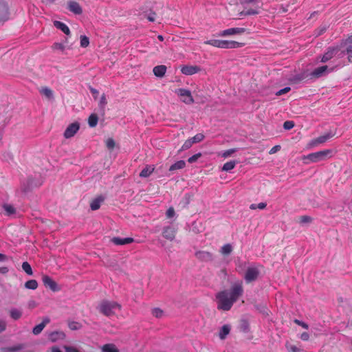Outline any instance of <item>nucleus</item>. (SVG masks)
Returning <instances> with one entry per match:
<instances>
[{
  "label": "nucleus",
  "mask_w": 352,
  "mask_h": 352,
  "mask_svg": "<svg viewBox=\"0 0 352 352\" xmlns=\"http://www.w3.org/2000/svg\"><path fill=\"white\" fill-rule=\"evenodd\" d=\"M243 292L241 282L234 283L230 289H226L217 294V309L228 311L233 304L242 296Z\"/></svg>",
  "instance_id": "f257e3e1"
},
{
  "label": "nucleus",
  "mask_w": 352,
  "mask_h": 352,
  "mask_svg": "<svg viewBox=\"0 0 352 352\" xmlns=\"http://www.w3.org/2000/svg\"><path fill=\"white\" fill-rule=\"evenodd\" d=\"M336 153L333 149H324L315 153H311L307 155L303 156L304 160H308L309 162L318 163L320 162L327 161L332 158Z\"/></svg>",
  "instance_id": "f03ea898"
},
{
  "label": "nucleus",
  "mask_w": 352,
  "mask_h": 352,
  "mask_svg": "<svg viewBox=\"0 0 352 352\" xmlns=\"http://www.w3.org/2000/svg\"><path fill=\"white\" fill-rule=\"evenodd\" d=\"M120 305L116 302L104 301L99 306L100 311L109 317L113 316L116 314V311H120Z\"/></svg>",
  "instance_id": "7ed1b4c3"
},
{
  "label": "nucleus",
  "mask_w": 352,
  "mask_h": 352,
  "mask_svg": "<svg viewBox=\"0 0 352 352\" xmlns=\"http://www.w3.org/2000/svg\"><path fill=\"white\" fill-rule=\"evenodd\" d=\"M334 57L337 58H343V52L341 51L340 45L329 48L328 50L322 56L321 62H327Z\"/></svg>",
  "instance_id": "20e7f679"
},
{
  "label": "nucleus",
  "mask_w": 352,
  "mask_h": 352,
  "mask_svg": "<svg viewBox=\"0 0 352 352\" xmlns=\"http://www.w3.org/2000/svg\"><path fill=\"white\" fill-rule=\"evenodd\" d=\"M341 51L343 52V57L347 55L349 62L352 63V35L339 45Z\"/></svg>",
  "instance_id": "39448f33"
},
{
  "label": "nucleus",
  "mask_w": 352,
  "mask_h": 352,
  "mask_svg": "<svg viewBox=\"0 0 352 352\" xmlns=\"http://www.w3.org/2000/svg\"><path fill=\"white\" fill-rule=\"evenodd\" d=\"M175 93L185 104H191L194 102V99L189 90L186 89H178L175 91Z\"/></svg>",
  "instance_id": "423d86ee"
},
{
  "label": "nucleus",
  "mask_w": 352,
  "mask_h": 352,
  "mask_svg": "<svg viewBox=\"0 0 352 352\" xmlns=\"http://www.w3.org/2000/svg\"><path fill=\"white\" fill-rule=\"evenodd\" d=\"M334 135L335 133L328 132L321 136L318 137L316 139L312 140L309 143V146L310 148H313L317 146L319 144H322L325 143L327 140H329L330 138H333Z\"/></svg>",
  "instance_id": "0eeeda50"
},
{
  "label": "nucleus",
  "mask_w": 352,
  "mask_h": 352,
  "mask_svg": "<svg viewBox=\"0 0 352 352\" xmlns=\"http://www.w3.org/2000/svg\"><path fill=\"white\" fill-rule=\"evenodd\" d=\"M80 129V124L78 122H74L69 124L64 131L63 136L66 139H69L74 137Z\"/></svg>",
  "instance_id": "6e6552de"
},
{
  "label": "nucleus",
  "mask_w": 352,
  "mask_h": 352,
  "mask_svg": "<svg viewBox=\"0 0 352 352\" xmlns=\"http://www.w3.org/2000/svg\"><path fill=\"white\" fill-rule=\"evenodd\" d=\"M259 274L258 268L255 266L249 267L244 275V279L246 283H249L255 280Z\"/></svg>",
  "instance_id": "1a4fd4ad"
},
{
  "label": "nucleus",
  "mask_w": 352,
  "mask_h": 352,
  "mask_svg": "<svg viewBox=\"0 0 352 352\" xmlns=\"http://www.w3.org/2000/svg\"><path fill=\"white\" fill-rule=\"evenodd\" d=\"M334 67H329L327 65L321 66L316 68L311 74V75L315 78H320L324 76L329 74V72H333Z\"/></svg>",
  "instance_id": "9d476101"
},
{
  "label": "nucleus",
  "mask_w": 352,
  "mask_h": 352,
  "mask_svg": "<svg viewBox=\"0 0 352 352\" xmlns=\"http://www.w3.org/2000/svg\"><path fill=\"white\" fill-rule=\"evenodd\" d=\"M9 16L10 10L8 3L3 0H0V23L8 20Z\"/></svg>",
  "instance_id": "9b49d317"
},
{
  "label": "nucleus",
  "mask_w": 352,
  "mask_h": 352,
  "mask_svg": "<svg viewBox=\"0 0 352 352\" xmlns=\"http://www.w3.org/2000/svg\"><path fill=\"white\" fill-rule=\"evenodd\" d=\"M243 46V43L234 41L221 40V49H235Z\"/></svg>",
  "instance_id": "f8f14e48"
},
{
  "label": "nucleus",
  "mask_w": 352,
  "mask_h": 352,
  "mask_svg": "<svg viewBox=\"0 0 352 352\" xmlns=\"http://www.w3.org/2000/svg\"><path fill=\"white\" fill-rule=\"evenodd\" d=\"M245 32L244 28H232L223 30L219 33V36H228L234 34H241Z\"/></svg>",
  "instance_id": "ddd939ff"
},
{
  "label": "nucleus",
  "mask_w": 352,
  "mask_h": 352,
  "mask_svg": "<svg viewBox=\"0 0 352 352\" xmlns=\"http://www.w3.org/2000/svg\"><path fill=\"white\" fill-rule=\"evenodd\" d=\"M42 280L45 287H49L54 292L58 291V288L56 283L47 275L43 276Z\"/></svg>",
  "instance_id": "4468645a"
},
{
  "label": "nucleus",
  "mask_w": 352,
  "mask_h": 352,
  "mask_svg": "<svg viewBox=\"0 0 352 352\" xmlns=\"http://www.w3.org/2000/svg\"><path fill=\"white\" fill-rule=\"evenodd\" d=\"M200 67L197 65H184L181 68V72L184 75H192L200 71Z\"/></svg>",
  "instance_id": "2eb2a0df"
},
{
  "label": "nucleus",
  "mask_w": 352,
  "mask_h": 352,
  "mask_svg": "<svg viewBox=\"0 0 352 352\" xmlns=\"http://www.w3.org/2000/svg\"><path fill=\"white\" fill-rule=\"evenodd\" d=\"M195 255L201 261L208 262L213 259L212 254L207 251H199L196 252Z\"/></svg>",
  "instance_id": "dca6fc26"
},
{
  "label": "nucleus",
  "mask_w": 352,
  "mask_h": 352,
  "mask_svg": "<svg viewBox=\"0 0 352 352\" xmlns=\"http://www.w3.org/2000/svg\"><path fill=\"white\" fill-rule=\"evenodd\" d=\"M162 235L168 240L173 241L175 239V230L173 228L168 226L164 228Z\"/></svg>",
  "instance_id": "f3484780"
},
{
  "label": "nucleus",
  "mask_w": 352,
  "mask_h": 352,
  "mask_svg": "<svg viewBox=\"0 0 352 352\" xmlns=\"http://www.w3.org/2000/svg\"><path fill=\"white\" fill-rule=\"evenodd\" d=\"M111 241L115 245H125V244H129V243H133L134 241V239L133 238H131V237H127V238H124V239H121V238H119V237H113L111 239Z\"/></svg>",
  "instance_id": "a211bd4d"
},
{
  "label": "nucleus",
  "mask_w": 352,
  "mask_h": 352,
  "mask_svg": "<svg viewBox=\"0 0 352 352\" xmlns=\"http://www.w3.org/2000/svg\"><path fill=\"white\" fill-rule=\"evenodd\" d=\"M50 320L48 318H45L41 323L38 324L33 328L32 333L34 335H38L43 330L46 324L50 322Z\"/></svg>",
  "instance_id": "6ab92c4d"
},
{
  "label": "nucleus",
  "mask_w": 352,
  "mask_h": 352,
  "mask_svg": "<svg viewBox=\"0 0 352 352\" xmlns=\"http://www.w3.org/2000/svg\"><path fill=\"white\" fill-rule=\"evenodd\" d=\"M65 338V334L63 331H54L50 333L49 339L52 342H56L59 340H63Z\"/></svg>",
  "instance_id": "aec40b11"
},
{
  "label": "nucleus",
  "mask_w": 352,
  "mask_h": 352,
  "mask_svg": "<svg viewBox=\"0 0 352 352\" xmlns=\"http://www.w3.org/2000/svg\"><path fill=\"white\" fill-rule=\"evenodd\" d=\"M153 74L155 76L162 78L163 77L166 72V67L165 65H161L155 66L153 69Z\"/></svg>",
  "instance_id": "412c9836"
},
{
  "label": "nucleus",
  "mask_w": 352,
  "mask_h": 352,
  "mask_svg": "<svg viewBox=\"0 0 352 352\" xmlns=\"http://www.w3.org/2000/svg\"><path fill=\"white\" fill-rule=\"evenodd\" d=\"M102 352H120V350L113 343L105 344L100 347Z\"/></svg>",
  "instance_id": "4be33fe9"
},
{
  "label": "nucleus",
  "mask_w": 352,
  "mask_h": 352,
  "mask_svg": "<svg viewBox=\"0 0 352 352\" xmlns=\"http://www.w3.org/2000/svg\"><path fill=\"white\" fill-rule=\"evenodd\" d=\"M54 25L56 28L63 31L65 34H67V35L70 34L69 28H68V26L66 24L60 22V21H54Z\"/></svg>",
  "instance_id": "5701e85b"
},
{
  "label": "nucleus",
  "mask_w": 352,
  "mask_h": 352,
  "mask_svg": "<svg viewBox=\"0 0 352 352\" xmlns=\"http://www.w3.org/2000/svg\"><path fill=\"white\" fill-rule=\"evenodd\" d=\"M69 9L71 12L76 14H80L82 13L81 7L80 6L79 3L75 1H72L69 3Z\"/></svg>",
  "instance_id": "b1692460"
},
{
  "label": "nucleus",
  "mask_w": 352,
  "mask_h": 352,
  "mask_svg": "<svg viewBox=\"0 0 352 352\" xmlns=\"http://www.w3.org/2000/svg\"><path fill=\"white\" fill-rule=\"evenodd\" d=\"M259 13V7L255 6L254 8H250L247 10H243L239 13L240 16H248V15H254L258 14Z\"/></svg>",
  "instance_id": "393cba45"
},
{
  "label": "nucleus",
  "mask_w": 352,
  "mask_h": 352,
  "mask_svg": "<svg viewBox=\"0 0 352 352\" xmlns=\"http://www.w3.org/2000/svg\"><path fill=\"white\" fill-rule=\"evenodd\" d=\"M104 201V198L102 197H98L94 200L91 201L90 204V207L92 210H96L100 208L101 203Z\"/></svg>",
  "instance_id": "a878e982"
},
{
  "label": "nucleus",
  "mask_w": 352,
  "mask_h": 352,
  "mask_svg": "<svg viewBox=\"0 0 352 352\" xmlns=\"http://www.w3.org/2000/svg\"><path fill=\"white\" fill-rule=\"evenodd\" d=\"M155 168L153 166L148 165L144 167L140 173L141 177H148L154 171Z\"/></svg>",
  "instance_id": "bb28decb"
},
{
  "label": "nucleus",
  "mask_w": 352,
  "mask_h": 352,
  "mask_svg": "<svg viewBox=\"0 0 352 352\" xmlns=\"http://www.w3.org/2000/svg\"><path fill=\"white\" fill-rule=\"evenodd\" d=\"M24 348L23 344H19L12 346L4 347L1 349L3 352H17Z\"/></svg>",
  "instance_id": "cd10ccee"
},
{
  "label": "nucleus",
  "mask_w": 352,
  "mask_h": 352,
  "mask_svg": "<svg viewBox=\"0 0 352 352\" xmlns=\"http://www.w3.org/2000/svg\"><path fill=\"white\" fill-rule=\"evenodd\" d=\"M233 247L231 244L227 243L223 245L220 249V253L223 256H228L232 253Z\"/></svg>",
  "instance_id": "c85d7f7f"
},
{
  "label": "nucleus",
  "mask_w": 352,
  "mask_h": 352,
  "mask_svg": "<svg viewBox=\"0 0 352 352\" xmlns=\"http://www.w3.org/2000/svg\"><path fill=\"white\" fill-rule=\"evenodd\" d=\"M186 162L184 160H179L171 165L169 168L170 171H175L176 170L182 169L185 167Z\"/></svg>",
  "instance_id": "c756f323"
},
{
  "label": "nucleus",
  "mask_w": 352,
  "mask_h": 352,
  "mask_svg": "<svg viewBox=\"0 0 352 352\" xmlns=\"http://www.w3.org/2000/svg\"><path fill=\"white\" fill-rule=\"evenodd\" d=\"M98 122V118L96 114L92 113L88 118V124L90 127H95Z\"/></svg>",
  "instance_id": "7c9ffc66"
},
{
  "label": "nucleus",
  "mask_w": 352,
  "mask_h": 352,
  "mask_svg": "<svg viewBox=\"0 0 352 352\" xmlns=\"http://www.w3.org/2000/svg\"><path fill=\"white\" fill-rule=\"evenodd\" d=\"M236 164V162L233 161H229L225 163L221 168L223 171H230L232 170Z\"/></svg>",
  "instance_id": "2f4dec72"
},
{
  "label": "nucleus",
  "mask_w": 352,
  "mask_h": 352,
  "mask_svg": "<svg viewBox=\"0 0 352 352\" xmlns=\"http://www.w3.org/2000/svg\"><path fill=\"white\" fill-rule=\"evenodd\" d=\"M230 327L228 325H223L219 331V338L223 340L230 333Z\"/></svg>",
  "instance_id": "473e14b6"
},
{
  "label": "nucleus",
  "mask_w": 352,
  "mask_h": 352,
  "mask_svg": "<svg viewBox=\"0 0 352 352\" xmlns=\"http://www.w3.org/2000/svg\"><path fill=\"white\" fill-rule=\"evenodd\" d=\"M10 315L11 318L14 320L19 319L22 316V311L17 309H12L10 311Z\"/></svg>",
  "instance_id": "72a5a7b5"
},
{
  "label": "nucleus",
  "mask_w": 352,
  "mask_h": 352,
  "mask_svg": "<svg viewBox=\"0 0 352 352\" xmlns=\"http://www.w3.org/2000/svg\"><path fill=\"white\" fill-rule=\"evenodd\" d=\"M25 287L30 289H36L38 287V283L36 280H30L25 284Z\"/></svg>",
  "instance_id": "f704fd0d"
},
{
  "label": "nucleus",
  "mask_w": 352,
  "mask_h": 352,
  "mask_svg": "<svg viewBox=\"0 0 352 352\" xmlns=\"http://www.w3.org/2000/svg\"><path fill=\"white\" fill-rule=\"evenodd\" d=\"M68 327L71 330L76 331L81 329L82 324L78 322L71 321L69 322Z\"/></svg>",
  "instance_id": "c9c22d12"
},
{
  "label": "nucleus",
  "mask_w": 352,
  "mask_h": 352,
  "mask_svg": "<svg viewBox=\"0 0 352 352\" xmlns=\"http://www.w3.org/2000/svg\"><path fill=\"white\" fill-rule=\"evenodd\" d=\"M221 40L213 39L208 40L204 42L206 45H210L215 47L220 48Z\"/></svg>",
  "instance_id": "e433bc0d"
},
{
  "label": "nucleus",
  "mask_w": 352,
  "mask_h": 352,
  "mask_svg": "<svg viewBox=\"0 0 352 352\" xmlns=\"http://www.w3.org/2000/svg\"><path fill=\"white\" fill-rule=\"evenodd\" d=\"M80 38V46L82 47H87L89 46V39L87 36L81 35Z\"/></svg>",
  "instance_id": "4c0bfd02"
},
{
  "label": "nucleus",
  "mask_w": 352,
  "mask_h": 352,
  "mask_svg": "<svg viewBox=\"0 0 352 352\" xmlns=\"http://www.w3.org/2000/svg\"><path fill=\"white\" fill-rule=\"evenodd\" d=\"M41 93L43 94L45 96H46L47 98L50 99L53 98V92L49 88H43L41 90Z\"/></svg>",
  "instance_id": "58836bf2"
},
{
  "label": "nucleus",
  "mask_w": 352,
  "mask_h": 352,
  "mask_svg": "<svg viewBox=\"0 0 352 352\" xmlns=\"http://www.w3.org/2000/svg\"><path fill=\"white\" fill-rule=\"evenodd\" d=\"M236 151H237L236 148L228 149V150L223 151L222 153L219 154V155H221L223 158H227V157H230V155H232L233 153H234Z\"/></svg>",
  "instance_id": "ea45409f"
},
{
  "label": "nucleus",
  "mask_w": 352,
  "mask_h": 352,
  "mask_svg": "<svg viewBox=\"0 0 352 352\" xmlns=\"http://www.w3.org/2000/svg\"><path fill=\"white\" fill-rule=\"evenodd\" d=\"M107 104V100L104 94H102L99 102V107L101 109L102 111H104V108L106 104Z\"/></svg>",
  "instance_id": "a19ab883"
},
{
  "label": "nucleus",
  "mask_w": 352,
  "mask_h": 352,
  "mask_svg": "<svg viewBox=\"0 0 352 352\" xmlns=\"http://www.w3.org/2000/svg\"><path fill=\"white\" fill-rule=\"evenodd\" d=\"M22 268L28 275L32 274L33 272H32V267L28 262L23 263Z\"/></svg>",
  "instance_id": "79ce46f5"
},
{
  "label": "nucleus",
  "mask_w": 352,
  "mask_h": 352,
  "mask_svg": "<svg viewBox=\"0 0 352 352\" xmlns=\"http://www.w3.org/2000/svg\"><path fill=\"white\" fill-rule=\"evenodd\" d=\"M205 136L203 133H197L191 138L193 144L201 142L204 139Z\"/></svg>",
  "instance_id": "37998d69"
},
{
  "label": "nucleus",
  "mask_w": 352,
  "mask_h": 352,
  "mask_svg": "<svg viewBox=\"0 0 352 352\" xmlns=\"http://www.w3.org/2000/svg\"><path fill=\"white\" fill-rule=\"evenodd\" d=\"M153 315L156 318H162L164 316V311L160 308H155L152 311Z\"/></svg>",
  "instance_id": "c03bdc74"
},
{
  "label": "nucleus",
  "mask_w": 352,
  "mask_h": 352,
  "mask_svg": "<svg viewBox=\"0 0 352 352\" xmlns=\"http://www.w3.org/2000/svg\"><path fill=\"white\" fill-rule=\"evenodd\" d=\"M192 144H193V142H192L191 138L188 139L185 141V142L182 145L180 151L187 150V149L190 148L192 146Z\"/></svg>",
  "instance_id": "a18cd8bd"
},
{
  "label": "nucleus",
  "mask_w": 352,
  "mask_h": 352,
  "mask_svg": "<svg viewBox=\"0 0 352 352\" xmlns=\"http://www.w3.org/2000/svg\"><path fill=\"white\" fill-rule=\"evenodd\" d=\"M3 209L8 214H12L15 213V209L14 208L9 204H6L3 206Z\"/></svg>",
  "instance_id": "49530a36"
},
{
  "label": "nucleus",
  "mask_w": 352,
  "mask_h": 352,
  "mask_svg": "<svg viewBox=\"0 0 352 352\" xmlns=\"http://www.w3.org/2000/svg\"><path fill=\"white\" fill-rule=\"evenodd\" d=\"M285 346L289 352H299L300 349L295 345L291 344L288 342L286 343Z\"/></svg>",
  "instance_id": "de8ad7c7"
},
{
  "label": "nucleus",
  "mask_w": 352,
  "mask_h": 352,
  "mask_svg": "<svg viewBox=\"0 0 352 352\" xmlns=\"http://www.w3.org/2000/svg\"><path fill=\"white\" fill-rule=\"evenodd\" d=\"M311 221H312V219L309 216L305 215V216H301L300 217V223H311Z\"/></svg>",
  "instance_id": "09e8293b"
},
{
  "label": "nucleus",
  "mask_w": 352,
  "mask_h": 352,
  "mask_svg": "<svg viewBox=\"0 0 352 352\" xmlns=\"http://www.w3.org/2000/svg\"><path fill=\"white\" fill-rule=\"evenodd\" d=\"M106 146L109 149H113L115 147V141L112 138H108L106 142Z\"/></svg>",
  "instance_id": "8fccbe9b"
},
{
  "label": "nucleus",
  "mask_w": 352,
  "mask_h": 352,
  "mask_svg": "<svg viewBox=\"0 0 352 352\" xmlns=\"http://www.w3.org/2000/svg\"><path fill=\"white\" fill-rule=\"evenodd\" d=\"M294 126L293 121H285L283 124V127L286 130H290Z\"/></svg>",
  "instance_id": "3c124183"
},
{
  "label": "nucleus",
  "mask_w": 352,
  "mask_h": 352,
  "mask_svg": "<svg viewBox=\"0 0 352 352\" xmlns=\"http://www.w3.org/2000/svg\"><path fill=\"white\" fill-rule=\"evenodd\" d=\"M201 156V154L200 153H198L188 158V162L189 163H194Z\"/></svg>",
  "instance_id": "603ef678"
},
{
  "label": "nucleus",
  "mask_w": 352,
  "mask_h": 352,
  "mask_svg": "<svg viewBox=\"0 0 352 352\" xmlns=\"http://www.w3.org/2000/svg\"><path fill=\"white\" fill-rule=\"evenodd\" d=\"M175 210L172 207L169 208L168 209V210L166 211V217L168 218H172L175 216Z\"/></svg>",
  "instance_id": "864d4df0"
},
{
  "label": "nucleus",
  "mask_w": 352,
  "mask_h": 352,
  "mask_svg": "<svg viewBox=\"0 0 352 352\" xmlns=\"http://www.w3.org/2000/svg\"><path fill=\"white\" fill-rule=\"evenodd\" d=\"M290 89H291L289 87H285L284 89H282L279 90L278 91H277L276 95L280 96L282 94H285L289 92L290 91Z\"/></svg>",
  "instance_id": "5fc2aeb1"
},
{
  "label": "nucleus",
  "mask_w": 352,
  "mask_h": 352,
  "mask_svg": "<svg viewBox=\"0 0 352 352\" xmlns=\"http://www.w3.org/2000/svg\"><path fill=\"white\" fill-rule=\"evenodd\" d=\"M294 322H295L296 324H298V325L301 326V327H303L304 329H308V327H309L307 324H306V323H305L304 322L300 321V320H298V319H295V320H294Z\"/></svg>",
  "instance_id": "6e6d98bb"
},
{
  "label": "nucleus",
  "mask_w": 352,
  "mask_h": 352,
  "mask_svg": "<svg viewBox=\"0 0 352 352\" xmlns=\"http://www.w3.org/2000/svg\"><path fill=\"white\" fill-rule=\"evenodd\" d=\"M280 149V145H276L274 146H273L270 151H269V153L270 154H274L276 153V152H278L279 150Z\"/></svg>",
  "instance_id": "4d7b16f0"
},
{
  "label": "nucleus",
  "mask_w": 352,
  "mask_h": 352,
  "mask_svg": "<svg viewBox=\"0 0 352 352\" xmlns=\"http://www.w3.org/2000/svg\"><path fill=\"white\" fill-rule=\"evenodd\" d=\"M6 329V322L3 320H0V333L4 331Z\"/></svg>",
  "instance_id": "13d9d810"
},
{
  "label": "nucleus",
  "mask_w": 352,
  "mask_h": 352,
  "mask_svg": "<svg viewBox=\"0 0 352 352\" xmlns=\"http://www.w3.org/2000/svg\"><path fill=\"white\" fill-rule=\"evenodd\" d=\"M64 349L66 352H80L78 350L72 346H65Z\"/></svg>",
  "instance_id": "bf43d9fd"
},
{
  "label": "nucleus",
  "mask_w": 352,
  "mask_h": 352,
  "mask_svg": "<svg viewBox=\"0 0 352 352\" xmlns=\"http://www.w3.org/2000/svg\"><path fill=\"white\" fill-rule=\"evenodd\" d=\"M257 0H241V3L244 6L246 7L250 3H255Z\"/></svg>",
  "instance_id": "052dcab7"
},
{
  "label": "nucleus",
  "mask_w": 352,
  "mask_h": 352,
  "mask_svg": "<svg viewBox=\"0 0 352 352\" xmlns=\"http://www.w3.org/2000/svg\"><path fill=\"white\" fill-rule=\"evenodd\" d=\"M300 338L301 340L307 341L309 339V335L307 332H304L300 335Z\"/></svg>",
  "instance_id": "680f3d73"
},
{
  "label": "nucleus",
  "mask_w": 352,
  "mask_h": 352,
  "mask_svg": "<svg viewBox=\"0 0 352 352\" xmlns=\"http://www.w3.org/2000/svg\"><path fill=\"white\" fill-rule=\"evenodd\" d=\"M147 19L151 22L154 21L155 19V13L150 14L149 15H148Z\"/></svg>",
  "instance_id": "e2e57ef3"
},
{
  "label": "nucleus",
  "mask_w": 352,
  "mask_h": 352,
  "mask_svg": "<svg viewBox=\"0 0 352 352\" xmlns=\"http://www.w3.org/2000/svg\"><path fill=\"white\" fill-rule=\"evenodd\" d=\"M267 204L264 202H261L258 204H257V208L260 210H263L266 208Z\"/></svg>",
  "instance_id": "0e129e2a"
},
{
  "label": "nucleus",
  "mask_w": 352,
  "mask_h": 352,
  "mask_svg": "<svg viewBox=\"0 0 352 352\" xmlns=\"http://www.w3.org/2000/svg\"><path fill=\"white\" fill-rule=\"evenodd\" d=\"M327 30V26L326 25H322L321 26V28L319 29V32H318L317 35H320L322 34V33H324Z\"/></svg>",
  "instance_id": "69168bd1"
},
{
  "label": "nucleus",
  "mask_w": 352,
  "mask_h": 352,
  "mask_svg": "<svg viewBox=\"0 0 352 352\" xmlns=\"http://www.w3.org/2000/svg\"><path fill=\"white\" fill-rule=\"evenodd\" d=\"M54 47L56 49H58V50H64V46L60 44V43H55L54 44Z\"/></svg>",
  "instance_id": "338daca9"
},
{
  "label": "nucleus",
  "mask_w": 352,
  "mask_h": 352,
  "mask_svg": "<svg viewBox=\"0 0 352 352\" xmlns=\"http://www.w3.org/2000/svg\"><path fill=\"white\" fill-rule=\"evenodd\" d=\"M52 352H62L58 347H53Z\"/></svg>",
  "instance_id": "774afa93"
}]
</instances>
